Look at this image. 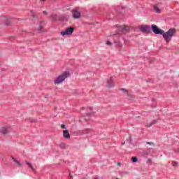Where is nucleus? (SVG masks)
<instances>
[{
	"label": "nucleus",
	"mask_w": 179,
	"mask_h": 179,
	"mask_svg": "<svg viewBox=\"0 0 179 179\" xmlns=\"http://www.w3.org/2000/svg\"><path fill=\"white\" fill-rule=\"evenodd\" d=\"M151 29L155 34H159L162 36L164 40L169 43L171 41L173 36H176V29H169L166 32H164L162 29L157 27V26L152 24L151 25Z\"/></svg>",
	"instance_id": "obj_1"
},
{
	"label": "nucleus",
	"mask_w": 179,
	"mask_h": 179,
	"mask_svg": "<svg viewBox=\"0 0 179 179\" xmlns=\"http://www.w3.org/2000/svg\"><path fill=\"white\" fill-rule=\"evenodd\" d=\"M69 76V73L68 71H66L63 73L62 75L59 76L56 79L54 80L55 85H59L60 83H62L64 80L66 79Z\"/></svg>",
	"instance_id": "obj_2"
},
{
	"label": "nucleus",
	"mask_w": 179,
	"mask_h": 179,
	"mask_svg": "<svg viewBox=\"0 0 179 179\" xmlns=\"http://www.w3.org/2000/svg\"><path fill=\"white\" fill-rule=\"evenodd\" d=\"M12 132V128L9 126H5L0 128V134L1 135H9Z\"/></svg>",
	"instance_id": "obj_3"
},
{
	"label": "nucleus",
	"mask_w": 179,
	"mask_h": 179,
	"mask_svg": "<svg viewBox=\"0 0 179 179\" xmlns=\"http://www.w3.org/2000/svg\"><path fill=\"white\" fill-rule=\"evenodd\" d=\"M117 34H126L129 31V27L127 25H122L117 27Z\"/></svg>",
	"instance_id": "obj_4"
},
{
	"label": "nucleus",
	"mask_w": 179,
	"mask_h": 179,
	"mask_svg": "<svg viewBox=\"0 0 179 179\" xmlns=\"http://www.w3.org/2000/svg\"><path fill=\"white\" fill-rule=\"evenodd\" d=\"M75 31V28L70 27L66 29L65 31L60 32L61 36H72V34Z\"/></svg>",
	"instance_id": "obj_5"
},
{
	"label": "nucleus",
	"mask_w": 179,
	"mask_h": 179,
	"mask_svg": "<svg viewBox=\"0 0 179 179\" xmlns=\"http://www.w3.org/2000/svg\"><path fill=\"white\" fill-rule=\"evenodd\" d=\"M140 29L143 33H150L152 28L149 25H142Z\"/></svg>",
	"instance_id": "obj_6"
},
{
	"label": "nucleus",
	"mask_w": 179,
	"mask_h": 179,
	"mask_svg": "<svg viewBox=\"0 0 179 179\" xmlns=\"http://www.w3.org/2000/svg\"><path fill=\"white\" fill-rule=\"evenodd\" d=\"M73 19H80V11L79 10H73Z\"/></svg>",
	"instance_id": "obj_7"
},
{
	"label": "nucleus",
	"mask_w": 179,
	"mask_h": 179,
	"mask_svg": "<svg viewBox=\"0 0 179 179\" xmlns=\"http://www.w3.org/2000/svg\"><path fill=\"white\" fill-rule=\"evenodd\" d=\"M113 83H114V78L111 77L107 81V87H113L114 85Z\"/></svg>",
	"instance_id": "obj_8"
},
{
	"label": "nucleus",
	"mask_w": 179,
	"mask_h": 179,
	"mask_svg": "<svg viewBox=\"0 0 179 179\" xmlns=\"http://www.w3.org/2000/svg\"><path fill=\"white\" fill-rule=\"evenodd\" d=\"M63 136L65 139H69L71 138V134H69V131L64 130L63 131Z\"/></svg>",
	"instance_id": "obj_9"
},
{
	"label": "nucleus",
	"mask_w": 179,
	"mask_h": 179,
	"mask_svg": "<svg viewBox=\"0 0 179 179\" xmlns=\"http://www.w3.org/2000/svg\"><path fill=\"white\" fill-rule=\"evenodd\" d=\"M122 92H124V93H125L127 94V96L129 97V99L131 100L133 99V96L129 94V92H128V90L125 89V88H122L120 90Z\"/></svg>",
	"instance_id": "obj_10"
},
{
	"label": "nucleus",
	"mask_w": 179,
	"mask_h": 179,
	"mask_svg": "<svg viewBox=\"0 0 179 179\" xmlns=\"http://www.w3.org/2000/svg\"><path fill=\"white\" fill-rule=\"evenodd\" d=\"M11 159L13 160L14 163L17 164V167H22V164H20V162L15 159V157H11Z\"/></svg>",
	"instance_id": "obj_11"
},
{
	"label": "nucleus",
	"mask_w": 179,
	"mask_h": 179,
	"mask_svg": "<svg viewBox=\"0 0 179 179\" xmlns=\"http://www.w3.org/2000/svg\"><path fill=\"white\" fill-rule=\"evenodd\" d=\"M114 44L115 47H117V48H121V47H122V44L120 41H115Z\"/></svg>",
	"instance_id": "obj_12"
},
{
	"label": "nucleus",
	"mask_w": 179,
	"mask_h": 179,
	"mask_svg": "<svg viewBox=\"0 0 179 179\" xmlns=\"http://www.w3.org/2000/svg\"><path fill=\"white\" fill-rule=\"evenodd\" d=\"M156 120H152L150 122H148L146 125V127H148V128H150V127H152V125H155V124H156Z\"/></svg>",
	"instance_id": "obj_13"
},
{
	"label": "nucleus",
	"mask_w": 179,
	"mask_h": 179,
	"mask_svg": "<svg viewBox=\"0 0 179 179\" xmlns=\"http://www.w3.org/2000/svg\"><path fill=\"white\" fill-rule=\"evenodd\" d=\"M25 164H27V166L28 167H30V169L32 170V171H34V167H33V165H31V163H30L29 162L26 161Z\"/></svg>",
	"instance_id": "obj_14"
},
{
	"label": "nucleus",
	"mask_w": 179,
	"mask_h": 179,
	"mask_svg": "<svg viewBox=\"0 0 179 179\" xmlns=\"http://www.w3.org/2000/svg\"><path fill=\"white\" fill-rule=\"evenodd\" d=\"M154 10H155L156 13H160V8L157 7V6H154Z\"/></svg>",
	"instance_id": "obj_15"
},
{
	"label": "nucleus",
	"mask_w": 179,
	"mask_h": 179,
	"mask_svg": "<svg viewBox=\"0 0 179 179\" xmlns=\"http://www.w3.org/2000/svg\"><path fill=\"white\" fill-rule=\"evenodd\" d=\"M50 19L52 20H57V19H58V17H57V15L56 14H54V15H52L50 16Z\"/></svg>",
	"instance_id": "obj_16"
},
{
	"label": "nucleus",
	"mask_w": 179,
	"mask_h": 179,
	"mask_svg": "<svg viewBox=\"0 0 179 179\" xmlns=\"http://www.w3.org/2000/svg\"><path fill=\"white\" fill-rule=\"evenodd\" d=\"M131 162H132L133 163H138V157H133L131 158Z\"/></svg>",
	"instance_id": "obj_17"
},
{
	"label": "nucleus",
	"mask_w": 179,
	"mask_h": 179,
	"mask_svg": "<svg viewBox=\"0 0 179 179\" xmlns=\"http://www.w3.org/2000/svg\"><path fill=\"white\" fill-rule=\"evenodd\" d=\"M31 16H32L33 17H36V11H34V10H31Z\"/></svg>",
	"instance_id": "obj_18"
},
{
	"label": "nucleus",
	"mask_w": 179,
	"mask_h": 179,
	"mask_svg": "<svg viewBox=\"0 0 179 179\" xmlns=\"http://www.w3.org/2000/svg\"><path fill=\"white\" fill-rule=\"evenodd\" d=\"M38 30L41 33V31H43V26L40 25L39 27L38 28Z\"/></svg>",
	"instance_id": "obj_19"
},
{
	"label": "nucleus",
	"mask_w": 179,
	"mask_h": 179,
	"mask_svg": "<svg viewBox=\"0 0 179 179\" xmlns=\"http://www.w3.org/2000/svg\"><path fill=\"white\" fill-rule=\"evenodd\" d=\"M177 164H178V162H172V165L173 166V167H176Z\"/></svg>",
	"instance_id": "obj_20"
},
{
	"label": "nucleus",
	"mask_w": 179,
	"mask_h": 179,
	"mask_svg": "<svg viewBox=\"0 0 179 179\" xmlns=\"http://www.w3.org/2000/svg\"><path fill=\"white\" fill-rule=\"evenodd\" d=\"M113 45V43L110 41H106V45Z\"/></svg>",
	"instance_id": "obj_21"
},
{
	"label": "nucleus",
	"mask_w": 179,
	"mask_h": 179,
	"mask_svg": "<svg viewBox=\"0 0 179 179\" xmlns=\"http://www.w3.org/2000/svg\"><path fill=\"white\" fill-rule=\"evenodd\" d=\"M147 145H152V146H155V143L153 142H147Z\"/></svg>",
	"instance_id": "obj_22"
},
{
	"label": "nucleus",
	"mask_w": 179,
	"mask_h": 179,
	"mask_svg": "<svg viewBox=\"0 0 179 179\" xmlns=\"http://www.w3.org/2000/svg\"><path fill=\"white\" fill-rule=\"evenodd\" d=\"M61 127L63 128V129H66V125L64 124H61Z\"/></svg>",
	"instance_id": "obj_23"
},
{
	"label": "nucleus",
	"mask_w": 179,
	"mask_h": 179,
	"mask_svg": "<svg viewBox=\"0 0 179 179\" xmlns=\"http://www.w3.org/2000/svg\"><path fill=\"white\" fill-rule=\"evenodd\" d=\"M151 163H152V159H148L147 160V164H151Z\"/></svg>",
	"instance_id": "obj_24"
},
{
	"label": "nucleus",
	"mask_w": 179,
	"mask_h": 179,
	"mask_svg": "<svg viewBox=\"0 0 179 179\" xmlns=\"http://www.w3.org/2000/svg\"><path fill=\"white\" fill-rule=\"evenodd\" d=\"M154 61H155V59H154V58L150 59V62L151 64L153 63Z\"/></svg>",
	"instance_id": "obj_25"
},
{
	"label": "nucleus",
	"mask_w": 179,
	"mask_h": 179,
	"mask_svg": "<svg viewBox=\"0 0 179 179\" xmlns=\"http://www.w3.org/2000/svg\"><path fill=\"white\" fill-rule=\"evenodd\" d=\"M60 148H62V149H64L65 148V144H61Z\"/></svg>",
	"instance_id": "obj_26"
},
{
	"label": "nucleus",
	"mask_w": 179,
	"mask_h": 179,
	"mask_svg": "<svg viewBox=\"0 0 179 179\" xmlns=\"http://www.w3.org/2000/svg\"><path fill=\"white\" fill-rule=\"evenodd\" d=\"M47 13H48L47 11H45V10L43 11V14H44V15H47Z\"/></svg>",
	"instance_id": "obj_27"
},
{
	"label": "nucleus",
	"mask_w": 179,
	"mask_h": 179,
	"mask_svg": "<svg viewBox=\"0 0 179 179\" xmlns=\"http://www.w3.org/2000/svg\"><path fill=\"white\" fill-rule=\"evenodd\" d=\"M117 166H121V163L118 162V163H117Z\"/></svg>",
	"instance_id": "obj_28"
},
{
	"label": "nucleus",
	"mask_w": 179,
	"mask_h": 179,
	"mask_svg": "<svg viewBox=\"0 0 179 179\" xmlns=\"http://www.w3.org/2000/svg\"><path fill=\"white\" fill-rule=\"evenodd\" d=\"M89 108V110H90V111H92V107H90V108Z\"/></svg>",
	"instance_id": "obj_29"
},
{
	"label": "nucleus",
	"mask_w": 179,
	"mask_h": 179,
	"mask_svg": "<svg viewBox=\"0 0 179 179\" xmlns=\"http://www.w3.org/2000/svg\"><path fill=\"white\" fill-rule=\"evenodd\" d=\"M122 145H125V141L122 142Z\"/></svg>",
	"instance_id": "obj_30"
},
{
	"label": "nucleus",
	"mask_w": 179,
	"mask_h": 179,
	"mask_svg": "<svg viewBox=\"0 0 179 179\" xmlns=\"http://www.w3.org/2000/svg\"><path fill=\"white\" fill-rule=\"evenodd\" d=\"M6 24L8 26V24H9V22L6 23Z\"/></svg>",
	"instance_id": "obj_31"
},
{
	"label": "nucleus",
	"mask_w": 179,
	"mask_h": 179,
	"mask_svg": "<svg viewBox=\"0 0 179 179\" xmlns=\"http://www.w3.org/2000/svg\"><path fill=\"white\" fill-rule=\"evenodd\" d=\"M34 122V120H31V122Z\"/></svg>",
	"instance_id": "obj_32"
},
{
	"label": "nucleus",
	"mask_w": 179,
	"mask_h": 179,
	"mask_svg": "<svg viewBox=\"0 0 179 179\" xmlns=\"http://www.w3.org/2000/svg\"><path fill=\"white\" fill-rule=\"evenodd\" d=\"M41 1H45V0H41Z\"/></svg>",
	"instance_id": "obj_33"
}]
</instances>
